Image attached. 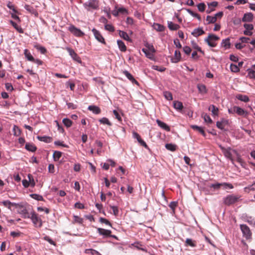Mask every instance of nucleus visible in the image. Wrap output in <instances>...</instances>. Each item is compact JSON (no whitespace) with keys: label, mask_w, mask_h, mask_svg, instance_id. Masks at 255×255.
Segmentation results:
<instances>
[{"label":"nucleus","mask_w":255,"mask_h":255,"mask_svg":"<svg viewBox=\"0 0 255 255\" xmlns=\"http://www.w3.org/2000/svg\"><path fill=\"white\" fill-rule=\"evenodd\" d=\"M241 196L239 195L234 194L229 195L224 198V203L226 205L230 206L238 202Z\"/></svg>","instance_id":"1"},{"label":"nucleus","mask_w":255,"mask_h":255,"mask_svg":"<svg viewBox=\"0 0 255 255\" xmlns=\"http://www.w3.org/2000/svg\"><path fill=\"white\" fill-rule=\"evenodd\" d=\"M35 227L40 228L42 226V221L38 214L32 211L30 213L29 218Z\"/></svg>","instance_id":"2"},{"label":"nucleus","mask_w":255,"mask_h":255,"mask_svg":"<svg viewBox=\"0 0 255 255\" xmlns=\"http://www.w3.org/2000/svg\"><path fill=\"white\" fill-rule=\"evenodd\" d=\"M219 39V37L215 34H209L205 39V41L211 47H215L217 45L216 41Z\"/></svg>","instance_id":"3"},{"label":"nucleus","mask_w":255,"mask_h":255,"mask_svg":"<svg viewBox=\"0 0 255 255\" xmlns=\"http://www.w3.org/2000/svg\"><path fill=\"white\" fill-rule=\"evenodd\" d=\"M83 6L87 10L97 9L99 4L98 2L96 0H88L83 4Z\"/></svg>","instance_id":"4"},{"label":"nucleus","mask_w":255,"mask_h":255,"mask_svg":"<svg viewBox=\"0 0 255 255\" xmlns=\"http://www.w3.org/2000/svg\"><path fill=\"white\" fill-rule=\"evenodd\" d=\"M17 212L21 215L22 218L28 219L29 218L30 214L28 213L27 209L21 203H19V206H17Z\"/></svg>","instance_id":"5"},{"label":"nucleus","mask_w":255,"mask_h":255,"mask_svg":"<svg viewBox=\"0 0 255 255\" xmlns=\"http://www.w3.org/2000/svg\"><path fill=\"white\" fill-rule=\"evenodd\" d=\"M68 29L76 36L81 37L84 35V33L80 29L73 25H70Z\"/></svg>","instance_id":"6"},{"label":"nucleus","mask_w":255,"mask_h":255,"mask_svg":"<svg viewBox=\"0 0 255 255\" xmlns=\"http://www.w3.org/2000/svg\"><path fill=\"white\" fill-rule=\"evenodd\" d=\"M240 228L243 233V236L247 239H250L251 237L252 233L250 228L246 225H241Z\"/></svg>","instance_id":"7"},{"label":"nucleus","mask_w":255,"mask_h":255,"mask_svg":"<svg viewBox=\"0 0 255 255\" xmlns=\"http://www.w3.org/2000/svg\"><path fill=\"white\" fill-rule=\"evenodd\" d=\"M92 31L94 34L95 38L97 39V40H98L99 42H101L103 44H106L105 39L99 31H98L95 28H93Z\"/></svg>","instance_id":"8"},{"label":"nucleus","mask_w":255,"mask_h":255,"mask_svg":"<svg viewBox=\"0 0 255 255\" xmlns=\"http://www.w3.org/2000/svg\"><path fill=\"white\" fill-rule=\"evenodd\" d=\"M66 50L68 52L69 55L72 58V59L78 62V63H81L82 62L81 60L80 57L77 55V54L71 48L69 47H67Z\"/></svg>","instance_id":"9"},{"label":"nucleus","mask_w":255,"mask_h":255,"mask_svg":"<svg viewBox=\"0 0 255 255\" xmlns=\"http://www.w3.org/2000/svg\"><path fill=\"white\" fill-rule=\"evenodd\" d=\"M244 27L246 30L244 31V34L246 35L251 36L253 34L252 30L254 29V26L252 24L245 23Z\"/></svg>","instance_id":"10"},{"label":"nucleus","mask_w":255,"mask_h":255,"mask_svg":"<svg viewBox=\"0 0 255 255\" xmlns=\"http://www.w3.org/2000/svg\"><path fill=\"white\" fill-rule=\"evenodd\" d=\"M1 203L4 207L7 208L8 209L10 210H12V207H14L16 208L17 206H19V203L11 202L9 200L3 201Z\"/></svg>","instance_id":"11"},{"label":"nucleus","mask_w":255,"mask_h":255,"mask_svg":"<svg viewBox=\"0 0 255 255\" xmlns=\"http://www.w3.org/2000/svg\"><path fill=\"white\" fill-rule=\"evenodd\" d=\"M98 233L103 236L104 238L109 237V236H111L112 232L111 230H106L102 228H98L97 229Z\"/></svg>","instance_id":"12"},{"label":"nucleus","mask_w":255,"mask_h":255,"mask_svg":"<svg viewBox=\"0 0 255 255\" xmlns=\"http://www.w3.org/2000/svg\"><path fill=\"white\" fill-rule=\"evenodd\" d=\"M132 134H133V137L134 138H136L137 139V140L138 141V142L142 146H144V147H145L146 148H148L147 145L146 144L145 142L141 138V137H140V135H139L138 133H137L136 132H133Z\"/></svg>","instance_id":"13"},{"label":"nucleus","mask_w":255,"mask_h":255,"mask_svg":"<svg viewBox=\"0 0 255 255\" xmlns=\"http://www.w3.org/2000/svg\"><path fill=\"white\" fill-rule=\"evenodd\" d=\"M204 33L205 31L203 30V28L200 27L194 29L191 32V34L195 37H197Z\"/></svg>","instance_id":"14"},{"label":"nucleus","mask_w":255,"mask_h":255,"mask_svg":"<svg viewBox=\"0 0 255 255\" xmlns=\"http://www.w3.org/2000/svg\"><path fill=\"white\" fill-rule=\"evenodd\" d=\"M156 123L157 124L158 126L160 127L163 129L169 131L170 130V127L165 123L161 121L160 120L157 119L156 121Z\"/></svg>","instance_id":"15"},{"label":"nucleus","mask_w":255,"mask_h":255,"mask_svg":"<svg viewBox=\"0 0 255 255\" xmlns=\"http://www.w3.org/2000/svg\"><path fill=\"white\" fill-rule=\"evenodd\" d=\"M253 14L251 12L245 13L242 21L243 22H251L253 19Z\"/></svg>","instance_id":"16"},{"label":"nucleus","mask_w":255,"mask_h":255,"mask_svg":"<svg viewBox=\"0 0 255 255\" xmlns=\"http://www.w3.org/2000/svg\"><path fill=\"white\" fill-rule=\"evenodd\" d=\"M123 73L132 83L138 84V82L134 78L133 76L127 70H125L123 72Z\"/></svg>","instance_id":"17"},{"label":"nucleus","mask_w":255,"mask_h":255,"mask_svg":"<svg viewBox=\"0 0 255 255\" xmlns=\"http://www.w3.org/2000/svg\"><path fill=\"white\" fill-rule=\"evenodd\" d=\"M221 46L225 48V49H228L230 48L231 43L230 39L229 38H227L223 39L221 42Z\"/></svg>","instance_id":"18"},{"label":"nucleus","mask_w":255,"mask_h":255,"mask_svg":"<svg viewBox=\"0 0 255 255\" xmlns=\"http://www.w3.org/2000/svg\"><path fill=\"white\" fill-rule=\"evenodd\" d=\"M142 51L145 54L146 57L151 60H154V56L153 55V54L150 51H149L148 50L146 49H145V48H142Z\"/></svg>","instance_id":"19"},{"label":"nucleus","mask_w":255,"mask_h":255,"mask_svg":"<svg viewBox=\"0 0 255 255\" xmlns=\"http://www.w3.org/2000/svg\"><path fill=\"white\" fill-rule=\"evenodd\" d=\"M173 105L174 108L178 111L180 112L183 108V104L180 101H175L173 102Z\"/></svg>","instance_id":"20"},{"label":"nucleus","mask_w":255,"mask_h":255,"mask_svg":"<svg viewBox=\"0 0 255 255\" xmlns=\"http://www.w3.org/2000/svg\"><path fill=\"white\" fill-rule=\"evenodd\" d=\"M167 24L168 28L171 30H176L180 27V26L178 24H175L172 21H168Z\"/></svg>","instance_id":"21"},{"label":"nucleus","mask_w":255,"mask_h":255,"mask_svg":"<svg viewBox=\"0 0 255 255\" xmlns=\"http://www.w3.org/2000/svg\"><path fill=\"white\" fill-rule=\"evenodd\" d=\"M37 139L41 141H43L45 143H50L52 141V138L48 136H37Z\"/></svg>","instance_id":"22"},{"label":"nucleus","mask_w":255,"mask_h":255,"mask_svg":"<svg viewBox=\"0 0 255 255\" xmlns=\"http://www.w3.org/2000/svg\"><path fill=\"white\" fill-rule=\"evenodd\" d=\"M88 109L95 114H99L101 112V109L96 106H89Z\"/></svg>","instance_id":"23"},{"label":"nucleus","mask_w":255,"mask_h":255,"mask_svg":"<svg viewBox=\"0 0 255 255\" xmlns=\"http://www.w3.org/2000/svg\"><path fill=\"white\" fill-rule=\"evenodd\" d=\"M24 8L27 10L29 12L34 14L35 15H37L38 13L35 10V9L32 6L29 5L28 4H25L24 5Z\"/></svg>","instance_id":"24"},{"label":"nucleus","mask_w":255,"mask_h":255,"mask_svg":"<svg viewBox=\"0 0 255 255\" xmlns=\"http://www.w3.org/2000/svg\"><path fill=\"white\" fill-rule=\"evenodd\" d=\"M181 59V54L179 51L175 50L174 53V58L171 59L173 63H177Z\"/></svg>","instance_id":"25"},{"label":"nucleus","mask_w":255,"mask_h":255,"mask_svg":"<svg viewBox=\"0 0 255 255\" xmlns=\"http://www.w3.org/2000/svg\"><path fill=\"white\" fill-rule=\"evenodd\" d=\"M119 35L124 40H127L128 41H131V39L129 38L128 34L124 31L119 30Z\"/></svg>","instance_id":"26"},{"label":"nucleus","mask_w":255,"mask_h":255,"mask_svg":"<svg viewBox=\"0 0 255 255\" xmlns=\"http://www.w3.org/2000/svg\"><path fill=\"white\" fill-rule=\"evenodd\" d=\"M25 148L27 150L31 152H35L37 149V147L33 143H26Z\"/></svg>","instance_id":"27"},{"label":"nucleus","mask_w":255,"mask_h":255,"mask_svg":"<svg viewBox=\"0 0 255 255\" xmlns=\"http://www.w3.org/2000/svg\"><path fill=\"white\" fill-rule=\"evenodd\" d=\"M197 88L199 92L201 94H205L207 93V90L205 85L204 84H198Z\"/></svg>","instance_id":"28"},{"label":"nucleus","mask_w":255,"mask_h":255,"mask_svg":"<svg viewBox=\"0 0 255 255\" xmlns=\"http://www.w3.org/2000/svg\"><path fill=\"white\" fill-rule=\"evenodd\" d=\"M117 44L118 45L119 48L121 51L125 52L127 50V47L122 40H118Z\"/></svg>","instance_id":"29"},{"label":"nucleus","mask_w":255,"mask_h":255,"mask_svg":"<svg viewBox=\"0 0 255 255\" xmlns=\"http://www.w3.org/2000/svg\"><path fill=\"white\" fill-rule=\"evenodd\" d=\"M209 110L211 111L213 116H217L218 115L219 109L214 105H212L209 107Z\"/></svg>","instance_id":"30"},{"label":"nucleus","mask_w":255,"mask_h":255,"mask_svg":"<svg viewBox=\"0 0 255 255\" xmlns=\"http://www.w3.org/2000/svg\"><path fill=\"white\" fill-rule=\"evenodd\" d=\"M185 246H190L191 247H195L196 246V242L195 241L191 239L187 238L185 241Z\"/></svg>","instance_id":"31"},{"label":"nucleus","mask_w":255,"mask_h":255,"mask_svg":"<svg viewBox=\"0 0 255 255\" xmlns=\"http://www.w3.org/2000/svg\"><path fill=\"white\" fill-rule=\"evenodd\" d=\"M153 27L156 31L160 32L164 31L165 29V27L163 25L157 23H154L153 24Z\"/></svg>","instance_id":"32"},{"label":"nucleus","mask_w":255,"mask_h":255,"mask_svg":"<svg viewBox=\"0 0 255 255\" xmlns=\"http://www.w3.org/2000/svg\"><path fill=\"white\" fill-rule=\"evenodd\" d=\"M24 54L27 60L31 62L34 60V58L27 49H26L24 50Z\"/></svg>","instance_id":"33"},{"label":"nucleus","mask_w":255,"mask_h":255,"mask_svg":"<svg viewBox=\"0 0 255 255\" xmlns=\"http://www.w3.org/2000/svg\"><path fill=\"white\" fill-rule=\"evenodd\" d=\"M13 134L15 136H19L21 133V129L16 126L14 125L12 128Z\"/></svg>","instance_id":"34"},{"label":"nucleus","mask_w":255,"mask_h":255,"mask_svg":"<svg viewBox=\"0 0 255 255\" xmlns=\"http://www.w3.org/2000/svg\"><path fill=\"white\" fill-rule=\"evenodd\" d=\"M236 113L239 116H246L247 114V112L242 108L236 106Z\"/></svg>","instance_id":"35"},{"label":"nucleus","mask_w":255,"mask_h":255,"mask_svg":"<svg viewBox=\"0 0 255 255\" xmlns=\"http://www.w3.org/2000/svg\"><path fill=\"white\" fill-rule=\"evenodd\" d=\"M236 98L240 101H243L244 102H248L249 101V98L248 96L246 95H243L241 94H239L237 95Z\"/></svg>","instance_id":"36"},{"label":"nucleus","mask_w":255,"mask_h":255,"mask_svg":"<svg viewBox=\"0 0 255 255\" xmlns=\"http://www.w3.org/2000/svg\"><path fill=\"white\" fill-rule=\"evenodd\" d=\"M11 25L14 27V28L20 33H23V30L22 28L19 25H18L15 22L12 20L10 21Z\"/></svg>","instance_id":"37"},{"label":"nucleus","mask_w":255,"mask_h":255,"mask_svg":"<svg viewBox=\"0 0 255 255\" xmlns=\"http://www.w3.org/2000/svg\"><path fill=\"white\" fill-rule=\"evenodd\" d=\"M165 146L167 150L171 151H175L177 148L176 145L172 143H167Z\"/></svg>","instance_id":"38"},{"label":"nucleus","mask_w":255,"mask_h":255,"mask_svg":"<svg viewBox=\"0 0 255 255\" xmlns=\"http://www.w3.org/2000/svg\"><path fill=\"white\" fill-rule=\"evenodd\" d=\"M192 128L194 129H196L198 130L199 132H200L203 136H205L206 133L204 130V129L202 127L197 126L196 125H192L191 126Z\"/></svg>","instance_id":"39"},{"label":"nucleus","mask_w":255,"mask_h":255,"mask_svg":"<svg viewBox=\"0 0 255 255\" xmlns=\"http://www.w3.org/2000/svg\"><path fill=\"white\" fill-rule=\"evenodd\" d=\"M99 122L103 125H107L109 126H112V123L110 122L109 119L107 118H102V119H100L99 120Z\"/></svg>","instance_id":"40"},{"label":"nucleus","mask_w":255,"mask_h":255,"mask_svg":"<svg viewBox=\"0 0 255 255\" xmlns=\"http://www.w3.org/2000/svg\"><path fill=\"white\" fill-rule=\"evenodd\" d=\"M227 123V121L222 119L221 121H218L216 123V126L218 128L222 129L224 128V124Z\"/></svg>","instance_id":"41"},{"label":"nucleus","mask_w":255,"mask_h":255,"mask_svg":"<svg viewBox=\"0 0 255 255\" xmlns=\"http://www.w3.org/2000/svg\"><path fill=\"white\" fill-rule=\"evenodd\" d=\"M248 77L250 79H255V70L252 68L247 69Z\"/></svg>","instance_id":"42"},{"label":"nucleus","mask_w":255,"mask_h":255,"mask_svg":"<svg viewBox=\"0 0 255 255\" xmlns=\"http://www.w3.org/2000/svg\"><path fill=\"white\" fill-rule=\"evenodd\" d=\"M85 253H86V254H90L92 255H102L97 251H96L95 250H94V249H86L85 250Z\"/></svg>","instance_id":"43"},{"label":"nucleus","mask_w":255,"mask_h":255,"mask_svg":"<svg viewBox=\"0 0 255 255\" xmlns=\"http://www.w3.org/2000/svg\"><path fill=\"white\" fill-rule=\"evenodd\" d=\"M62 155V152L59 151H55L53 154V157L54 161H58Z\"/></svg>","instance_id":"44"},{"label":"nucleus","mask_w":255,"mask_h":255,"mask_svg":"<svg viewBox=\"0 0 255 255\" xmlns=\"http://www.w3.org/2000/svg\"><path fill=\"white\" fill-rule=\"evenodd\" d=\"M62 122L67 128L70 127L72 125V121L68 118L63 119Z\"/></svg>","instance_id":"45"},{"label":"nucleus","mask_w":255,"mask_h":255,"mask_svg":"<svg viewBox=\"0 0 255 255\" xmlns=\"http://www.w3.org/2000/svg\"><path fill=\"white\" fill-rule=\"evenodd\" d=\"M191 44L192 46V47L194 49L198 51L199 52L204 54L203 51L201 49V47L198 46V45L194 41H191Z\"/></svg>","instance_id":"46"},{"label":"nucleus","mask_w":255,"mask_h":255,"mask_svg":"<svg viewBox=\"0 0 255 255\" xmlns=\"http://www.w3.org/2000/svg\"><path fill=\"white\" fill-rule=\"evenodd\" d=\"M186 10L188 12V13H189L191 15L197 18L199 20H201V16H200L199 14L193 12L192 10H191L190 9H187Z\"/></svg>","instance_id":"47"},{"label":"nucleus","mask_w":255,"mask_h":255,"mask_svg":"<svg viewBox=\"0 0 255 255\" xmlns=\"http://www.w3.org/2000/svg\"><path fill=\"white\" fill-rule=\"evenodd\" d=\"M220 147L224 151L225 155L227 157H228L229 158H231V156H232V154H231V153L230 152L229 149H225V148L222 147L221 145H220Z\"/></svg>","instance_id":"48"},{"label":"nucleus","mask_w":255,"mask_h":255,"mask_svg":"<svg viewBox=\"0 0 255 255\" xmlns=\"http://www.w3.org/2000/svg\"><path fill=\"white\" fill-rule=\"evenodd\" d=\"M206 20L208 21V24L214 23L217 21L216 17L211 16L210 15L207 16Z\"/></svg>","instance_id":"49"},{"label":"nucleus","mask_w":255,"mask_h":255,"mask_svg":"<svg viewBox=\"0 0 255 255\" xmlns=\"http://www.w3.org/2000/svg\"><path fill=\"white\" fill-rule=\"evenodd\" d=\"M28 178L29 186H31L32 187H34L35 185V183L32 176L31 174H29L28 175Z\"/></svg>","instance_id":"50"},{"label":"nucleus","mask_w":255,"mask_h":255,"mask_svg":"<svg viewBox=\"0 0 255 255\" xmlns=\"http://www.w3.org/2000/svg\"><path fill=\"white\" fill-rule=\"evenodd\" d=\"M114 115L115 116V118L119 121H122V117L121 116V112L120 111H119L118 110H114L113 111Z\"/></svg>","instance_id":"51"},{"label":"nucleus","mask_w":255,"mask_h":255,"mask_svg":"<svg viewBox=\"0 0 255 255\" xmlns=\"http://www.w3.org/2000/svg\"><path fill=\"white\" fill-rule=\"evenodd\" d=\"M230 69L232 72L234 73L238 72L240 71L239 67L237 65L234 64H231Z\"/></svg>","instance_id":"52"},{"label":"nucleus","mask_w":255,"mask_h":255,"mask_svg":"<svg viewBox=\"0 0 255 255\" xmlns=\"http://www.w3.org/2000/svg\"><path fill=\"white\" fill-rule=\"evenodd\" d=\"M34 47L39 50L42 54H45L46 52V49L44 47L40 46L39 45H36Z\"/></svg>","instance_id":"53"},{"label":"nucleus","mask_w":255,"mask_h":255,"mask_svg":"<svg viewBox=\"0 0 255 255\" xmlns=\"http://www.w3.org/2000/svg\"><path fill=\"white\" fill-rule=\"evenodd\" d=\"M33 199L37 201H43V198L41 195L37 194H32L30 195Z\"/></svg>","instance_id":"54"},{"label":"nucleus","mask_w":255,"mask_h":255,"mask_svg":"<svg viewBox=\"0 0 255 255\" xmlns=\"http://www.w3.org/2000/svg\"><path fill=\"white\" fill-rule=\"evenodd\" d=\"M164 96L166 99L171 101L173 99L172 95L170 92L166 91L164 92Z\"/></svg>","instance_id":"55"},{"label":"nucleus","mask_w":255,"mask_h":255,"mask_svg":"<svg viewBox=\"0 0 255 255\" xmlns=\"http://www.w3.org/2000/svg\"><path fill=\"white\" fill-rule=\"evenodd\" d=\"M74 223H78L81 224L83 222V219L78 216H74Z\"/></svg>","instance_id":"56"},{"label":"nucleus","mask_w":255,"mask_h":255,"mask_svg":"<svg viewBox=\"0 0 255 255\" xmlns=\"http://www.w3.org/2000/svg\"><path fill=\"white\" fill-rule=\"evenodd\" d=\"M205 7H206V5H205V3L203 2L200 3L197 5V8H198V10L201 12L204 11L205 9Z\"/></svg>","instance_id":"57"},{"label":"nucleus","mask_w":255,"mask_h":255,"mask_svg":"<svg viewBox=\"0 0 255 255\" xmlns=\"http://www.w3.org/2000/svg\"><path fill=\"white\" fill-rule=\"evenodd\" d=\"M177 206V202H175V201H172V202H170V203L169 205V207L171 208L173 213L175 212V209Z\"/></svg>","instance_id":"58"},{"label":"nucleus","mask_w":255,"mask_h":255,"mask_svg":"<svg viewBox=\"0 0 255 255\" xmlns=\"http://www.w3.org/2000/svg\"><path fill=\"white\" fill-rule=\"evenodd\" d=\"M110 207L113 210V214L115 216H117L118 215L119 212L118 207L117 206H111V205H110Z\"/></svg>","instance_id":"59"},{"label":"nucleus","mask_w":255,"mask_h":255,"mask_svg":"<svg viewBox=\"0 0 255 255\" xmlns=\"http://www.w3.org/2000/svg\"><path fill=\"white\" fill-rule=\"evenodd\" d=\"M105 29L110 32H113L115 30L114 27L110 24H107L105 25Z\"/></svg>","instance_id":"60"},{"label":"nucleus","mask_w":255,"mask_h":255,"mask_svg":"<svg viewBox=\"0 0 255 255\" xmlns=\"http://www.w3.org/2000/svg\"><path fill=\"white\" fill-rule=\"evenodd\" d=\"M183 50L186 55H189L191 52V48L188 46H185L183 48Z\"/></svg>","instance_id":"61"},{"label":"nucleus","mask_w":255,"mask_h":255,"mask_svg":"<svg viewBox=\"0 0 255 255\" xmlns=\"http://www.w3.org/2000/svg\"><path fill=\"white\" fill-rule=\"evenodd\" d=\"M54 144L57 146H61L64 147H68V146L64 143L63 141H61L60 140H57L54 141Z\"/></svg>","instance_id":"62"},{"label":"nucleus","mask_w":255,"mask_h":255,"mask_svg":"<svg viewBox=\"0 0 255 255\" xmlns=\"http://www.w3.org/2000/svg\"><path fill=\"white\" fill-rule=\"evenodd\" d=\"M99 221L102 223H104L107 225L112 226L111 223L107 219L105 218H100Z\"/></svg>","instance_id":"63"},{"label":"nucleus","mask_w":255,"mask_h":255,"mask_svg":"<svg viewBox=\"0 0 255 255\" xmlns=\"http://www.w3.org/2000/svg\"><path fill=\"white\" fill-rule=\"evenodd\" d=\"M204 121L209 124H211L212 123V121L209 115H207V114H205L203 116Z\"/></svg>","instance_id":"64"}]
</instances>
